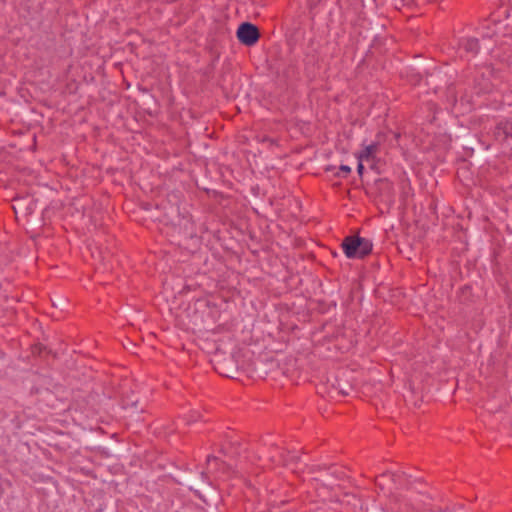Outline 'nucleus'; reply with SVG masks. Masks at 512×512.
Listing matches in <instances>:
<instances>
[{
    "label": "nucleus",
    "instance_id": "1",
    "mask_svg": "<svg viewBox=\"0 0 512 512\" xmlns=\"http://www.w3.org/2000/svg\"><path fill=\"white\" fill-rule=\"evenodd\" d=\"M341 247L347 258L363 259L372 252L373 243L367 238L350 235L343 239Z\"/></svg>",
    "mask_w": 512,
    "mask_h": 512
},
{
    "label": "nucleus",
    "instance_id": "2",
    "mask_svg": "<svg viewBox=\"0 0 512 512\" xmlns=\"http://www.w3.org/2000/svg\"><path fill=\"white\" fill-rule=\"evenodd\" d=\"M236 34L239 42L246 46L255 45L260 38L258 27L250 22L240 24Z\"/></svg>",
    "mask_w": 512,
    "mask_h": 512
},
{
    "label": "nucleus",
    "instance_id": "3",
    "mask_svg": "<svg viewBox=\"0 0 512 512\" xmlns=\"http://www.w3.org/2000/svg\"><path fill=\"white\" fill-rule=\"evenodd\" d=\"M354 386L352 373L347 370L339 371L332 383V387L342 396L349 395L354 390Z\"/></svg>",
    "mask_w": 512,
    "mask_h": 512
},
{
    "label": "nucleus",
    "instance_id": "4",
    "mask_svg": "<svg viewBox=\"0 0 512 512\" xmlns=\"http://www.w3.org/2000/svg\"><path fill=\"white\" fill-rule=\"evenodd\" d=\"M458 47L470 57H475L480 50L479 41L474 37H463L459 39Z\"/></svg>",
    "mask_w": 512,
    "mask_h": 512
},
{
    "label": "nucleus",
    "instance_id": "5",
    "mask_svg": "<svg viewBox=\"0 0 512 512\" xmlns=\"http://www.w3.org/2000/svg\"><path fill=\"white\" fill-rule=\"evenodd\" d=\"M494 136L499 141H505L512 138V120L501 121L497 124Z\"/></svg>",
    "mask_w": 512,
    "mask_h": 512
},
{
    "label": "nucleus",
    "instance_id": "6",
    "mask_svg": "<svg viewBox=\"0 0 512 512\" xmlns=\"http://www.w3.org/2000/svg\"><path fill=\"white\" fill-rule=\"evenodd\" d=\"M378 148L379 144L376 142L367 145L357 156L358 160H360V162L373 160Z\"/></svg>",
    "mask_w": 512,
    "mask_h": 512
},
{
    "label": "nucleus",
    "instance_id": "7",
    "mask_svg": "<svg viewBox=\"0 0 512 512\" xmlns=\"http://www.w3.org/2000/svg\"><path fill=\"white\" fill-rule=\"evenodd\" d=\"M399 477L400 476L398 474L387 471L377 476L375 479V483L381 490H383L385 488V482H383L382 479H389L395 483L397 481V478Z\"/></svg>",
    "mask_w": 512,
    "mask_h": 512
},
{
    "label": "nucleus",
    "instance_id": "8",
    "mask_svg": "<svg viewBox=\"0 0 512 512\" xmlns=\"http://www.w3.org/2000/svg\"><path fill=\"white\" fill-rule=\"evenodd\" d=\"M351 173V168L348 165H341L337 172L334 173L336 177L346 178Z\"/></svg>",
    "mask_w": 512,
    "mask_h": 512
},
{
    "label": "nucleus",
    "instance_id": "9",
    "mask_svg": "<svg viewBox=\"0 0 512 512\" xmlns=\"http://www.w3.org/2000/svg\"><path fill=\"white\" fill-rule=\"evenodd\" d=\"M201 418V414L198 411H191L189 417L187 418V424L196 422Z\"/></svg>",
    "mask_w": 512,
    "mask_h": 512
},
{
    "label": "nucleus",
    "instance_id": "10",
    "mask_svg": "<svg viewBox=\"0 0 512 512\" xmlns=\"http://www.w3.org/2000/svg\"><path fill=\"white\" fill-rule=\"evenodd\" d=\"M402 6L412 7L415 4V0H400Z\"/></svg>",
    "mask_w": 512,
    "mask_h": 512
},
{
    "label": "nucleus",
    "instance_id": "11",
    "mask_svg": "<svg viewBox=\"0 0 512 512\" xmlns=\"http://www.w3.org/2000/svg\"><path fill=\"white\" fill-rule=\"evenodd\" d=\"M321 469H327L326 467H320V466H311V467H308V470H309V473L313 474L315 473L316 471H319Z\"/></svg>",
    "mask_w": 512,
    "mask_h": 512
},
{
    "label": "nucleus",
    "instance_id": "12",
    "mask_svg": "<svg viewBox=\"0 0 512 512\" xmlns=\"http://www.w3.org/2000/svg\"><path fill=\"white\" fill-rule=\"evenodd\" d=\"M212 462H215V463L218 462V458L215 457V456H208L207 457V464H208V466H210Z\"/></svg>",
    "mask_w": 512,
    "mask_h": 512
},
{
    "label": "nucleus",
    "instance_id": "13",
    "mask_svg": "<svg viewBox=\"0 0 512 512\" xmlns=\"http://www.w3.org/2000/svg\"><path fill=\"white\" fill-rule=\"evenodd\" d=\"M363 171H364V165L362 164V162H360V161H359V162H358V165H357V172H358L360 175H362Z\"/></svg>",
    "mask_w": 512,
    "mask_h": 512
},
{
    "label": "nucleus",
    "instance_id": "14",
    "mask_svg": "<svg viewBox=\"0 0 512 512\" xmlns=\"http://www.w3.org/2000/svg\"><path fill=\"white\" fill-rule=\"evenodd\" d=\"M322 0H309L310 6L318 5Z\"/></svg>",
    "mask_w": 512,
    "mask_h": 512
},
{
    "label": "nucleus",
    "instance_id": "15",
    "mask_svg": "<svg viewBox=\"0 0 512 512\" xmlns=\"http://www.w3.org/2000/svg\"><path fill=\"white\" fill-rule=\"evenodd\" d=\"M334 169H335V167H334V166L329 165V166H327V167L325 168V171H326V172H329V171H333Z\"/></svg>",
    "mask_w": 512,
    "mask_h": 512
}]
</instances>
